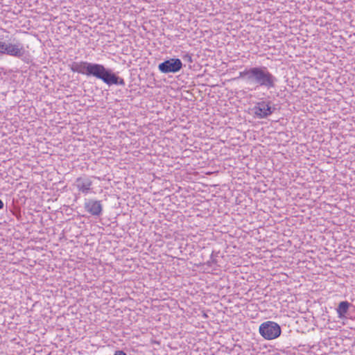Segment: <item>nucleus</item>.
Returning <instances> with one entry per match:
<instances>
[{
	"label": "nucleus",
	"mask_w": 355,
	"mask_h": 355,
	"mask_svg": "<svg viewBox=\"0 0 355 355\" xmlns=\"http://www.w3.org/2000/svg\"><path fill=\"white\" fill-rule=\"evenodd\" d=\"M70 69L73 72H77L85 74L88 76H93L107 85H124L125 81L119 78L110 69H106L103 65L87 62H73L70 65Z\"/></svg>",
	"instance_id": "nucleus-1"
},
{
	"label": "nucleus",
	"mask_w": 355,
	"mask_h": 355,
	"mask_svg": "<svg viewBox=\"0 0 355 355\" xmlns=\"http://www.w3.org/2000/svg\"><path fill=\"white\" fill-rule=\"evenodd\" d=\"M239 78L254 89L263 87L270 89L276 86L277 78L266 67H254L239 72Z\"/></svg>",
	"instance_id": "nucleus-2"
},
{
	"label": "nucleus",
	"mask_w": 355,
	"mask_h": 355,
	"mask_svg": "<svg viewBox=\"0 0 355 355\" xmlns=\"http://www.w3.org/2000/svg\"><path fill=\"white\" fill-rule=\"evenodd\" d=\"M0 53L23 59L26 51L24 44L19 42H6L0 41Z\"/></svg>",
	"instance_id": "nucleus-3"
},
{
	"label": "nucleus",
	"mask_w": 355,
	"mask_h": 355,
	"mask_svg": "<svg viewBox=\"0 0 355 355\" xmlns=\"http://www.w3.org/2000/svg\"><path fill=\"white\" fill-rule=\"evenodd\" d=\"M259 333L264 338L272 340L280 336L281 328L277 323L268 321L260 325Z\"/></svg>",
	"instance_id": "nucleus-4"
},
{
	"label": "nucleus",
	"mask_w": 355,
	"mask_h": 355,
	"mask_svg": "<svg viewBox=\"0 0 355 355\" xmlns=\"http://www.w3.org/2000/svg\"><path fill=\"white\" fill-rule=\"evenodd\" d=\"M182 68V62L179 58L166 60L158 65L159 70L163 73H177Z\"/></svg>",
	"instance_id": "nucleus-5"
},
{
	"label": "nucleus",
	"mask_w": 355,
	"mask_h": 355,
	"mask_svg": "<svg viewBox=\"0 0 355 355\" xmlns=\"http://www.w3.org/2000/svg\"><path fill=\"white\" fill-rule=\"evenodd\" d=\"M74 186L79 192L87 194L92 189V181L89 177L83 175L76 178Z\"/></svg>",
	"instance_id": "nucleus-6"
},
{
	"label": "nucleus",
	"mask_w": 355,
	"mask_h": 355,
	"mask_svg": "<svg viewBox=\"0 0 355 355\" xmlns=\"http://www.w3.org/2000/svg\"><path fill=\"white\" fill-rule=\"evenodd\" d=\"M275 108L270 106L269 103L259 102L254 107V114L260 119L266 118L272 114Z\"/></svg>",
	"instance_id": "nucleus-7"
},
{
	"label": "nucleus",
	"mask_w": 355,
	"mask_h": 355,
	"mask_svg": "<svg viewBox=\"0 0 355 355\" xmlns=\"http://www.w3.org/2000/svg\"><path fill=\"white\" fill-rule=\"evenodd\" d=\"M85 209L93 216H100L103 210V206L99 200H89L85 202Z\"/></svg>",
	"instance_id": "nucleus-8"
},
{
	"label": "nucleus",
	"mask_w": 355,
	"mask_h": 355,
	"mask_svg": "<svg viewBox=\"0 0 355 355\" xmlns=\"http://www.w3.org/2000/svg\"><path fill=\"white\" fill-rule=\"evenodd\" d=\"M350 304L347 301H343L339 303L337 308V313L340 318H343L347 313Z\"/></svg>",
	"instance_id": "nucleus-9"
},
{
	"label": "nucleus",
	"mask_w": 355,
	"mask_h": 355,
	"mask_svg": "<svg viewBox=\"0 0 355 355\" xmlns=\"http://www.w3.org/2000/svg\"><path fill=\"white\" fill-rule=\"evenodd\" d=\"M183 59H184V60L187 61V62H191V63L193 62L191 55H190L189 53L185 54L183 56Z\"/></svg>",
	"instance_id": "nucleus-10"
},
{
	"label": "nucleus",
	"mask_w": 355,
	"mask_h": 355,
	"mask_svg": "<svg viewBox=\"0 0 355 355\" xmlns=\"http://www.w3.org/2000/svg\"><path fill=\"white\" fill-rule=\"evenodd\" d=\"M114 355H127L125 352L122 350H116Z\"/></svg>",
	"instance_id": "nucleus-11"
},
{
	"label": "nucleus",
	"mask_w": 355,
	"mask_h": 355,
	"mask_svg": "<svg viewBox=\"0 0 355 355\" xmlns=\"http://www.w3.org/2000/svg\"><path fill=\"white\" fill-rule=\"evenodd\" d=\"M3 201L0 199V209H2L3 208Z\"/></svg>",
	"instance_id": "nucleus-12"
}]
</instances>
